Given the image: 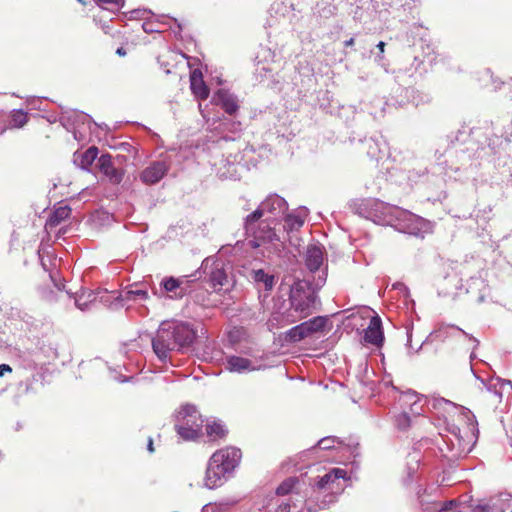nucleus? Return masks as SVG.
<instances>
[{"label":"nucleus","mask_w":512,"mask_h":512,"mask_svg":"<svg viewBox=\"0 0 512 512\" xmlns=\"http://www.w3.org/2000/svg\"><path fill=\"white\" fill-rule=\"evenodd\" d=\"M195 332L186 323L163 322L152 338V348L162 362L170 360L171 352L189 346Z\"/></svg>","instance_id":"f257e3e1"},{"label":"nucleus","mask_w":512,"mask_h":512,"mask_svg":"<svg viewBox=\"0 0 512 512\" xmlns=\"http://www.w3.org/2000/svg\"><path fill=\"white\" fill-rule=\"evenodd\" d=\"M241 458V450L232 446L214 452L206 470L205 486L209 489L221 486L238 467Z\"/></svg>","instance_id":"f03ea898"},{"label":"nucleus","mask_w":512,"mask_h":512,"mask_svg":"<svg viewBox=\"0 0 512 512\" xmlns=\"http://www.w3.org/2000/svg\"><path fill=\"white\" fill-rule=\"evenodd\" d=\"M315 302L316 294L310 284L303 280L295 281L290 288L288 321L294 323L312 314Z\"/></svg>","instance_id":"7ed1b4c3"},{"label":"nucleus","mask_w":512,"mask_h":512,"mask_svg":"<svg viewBox=\"0 0 512 512\" xmlns=\"http://www.w3.org/2000/svg\"><path fill=\"white\" fill-rule=\"evenodd\" d=\"M204 420L192 404L182 405L174 415V428L185 441L196 440L202 435Z\"/></svg>","instance_id":"20e7f679"},{"label":"nucleus","mask_w":512,"mask_h":512,"mask_svg":"<svg viewBox=\"0 0 512 512\" xmlns=\"http://www.w3.org/2000/svg\"><path fill=\"white\" fill-rule=\"evenodd\" d=\"M260 210H255L244 219V229L253 248H258L261 243L280 242L279 236L266 220L261 221Z\"/></svg>","instance_id":"39448f33"},{"label":"nucleus","mask_w":512,"mask_h":512,"mask_svg":"<svg viewBox=\"0 0 512 512\" xmlns=\"http://www.w3.org/2000/svg\"><path fill=\"white\" fill-rule=\"evenodd\" d=\"M346 479H348L346 470L333 468L325 475L317 478L314 489L318 492H328L331 497L330 502H333L335 495L342 493L344 490L341 480Z\"/></svg>","instance_id":"423d86ee"},{"label":"nucleus","mask_w":512,"mask_h":512,"mask_svg":"<svg viewBox=\"0 0 512 512\" xmlns=\"http://www.w3.org/2000/svg\"><path fill=\"white\" fill-rule=\"evenodd\" d=\"M209 281L215 291H229L234 285L231 266L220 260L214 261L209 273Z\"/></svg>","instance_id":"0eeeda50"},{"label":"nucleus","mask_w":512,"mask_h":512,"mask_svg":"<svg viewBox=\"0 0 512 512\" xmlns=\"http://www.w3.org/2000/svg\"><path fill=\"white\" fill-rule=\"evenodd\" d=\"M396 219L400 221L406 233L422 236L429 230V222L407 210H396Z\"/></svg>","instance_id":"6e6552de"},{"label":"nucleus","mask_w":512,"mask_h":512,"mask_svg":"<svg viewBox=\"0 0 512 512\" xmlns=\"http://www.w3.org/2000/svg\"><path fill=\"white\" fill-rule=\"evenodd\" d=\"M327 323V319L322 316L314 317L308 321L294 326L287 332V338L290 341L298 342L302 339L311 336L314 333L322 331Z\"/></svg>","instance_id":"1a4fd4ad"},{"label":"nucleus","mask_w":512,"mask_h":512,"mask_svg":"<svg viewBox=\"0 0 512 512\" xmlns=\"http://www.w3.org/2000/svg\"><path fill=\"white\" fill-rule=\"evenodd\" d=\"M363 205L367 212V218L376 217L386 219V217H394L396 219V210H401L399 207L392 206L377 199H368Z\"/></svg>","instance_id":"9d476101"},{"label":"nucleus","mask_w":512,"mask_h":512,"mask_svg":"<svg viewBox=\"0 0 512 512\" xmlns=\"http://www.w3.org/2000/svg\"><path fill=\"white\" fill-rule=\"evenodd\" d=\"M168 169L169 167L164 161L153 162L141 172L140 179L145 184H155L166 175Z\"/></svg>","instance_id":"9b49d317"},{"label":"nucleus","mask_w":512,"mask_h":512,"mask_svg":"<svg viewBox=\"0 0 512 512\" xmlns=\"http://www.w3.org/2000/svg\"><path fill=\"white\" fill-rule=\"evenodd\" d=\"M288 208L286 200L277 194L269 195L264 201L261 202L256 210H260L261 216L269 213L273 216L283 214Z\"/></svg>","instance_id":"f8f14e48"},{"label":"nucleus","mask_w":512,"mask_h":512,"mask_svg":"<svg viewBox=\"0 0 512 512\" xmlns=\"http://www.w3.org/2000/svg\"><path fill=\"white\" fill-rule=\"evenodd\" d=\"M474 512H512V505L509 499L494 497L485 502L477 504Z\"/></svg>","instance_id":"ddd939ff"},{"label":"nucleus","mask_w":512,"mask_h":512,"mask_svg":"<svg viewBox=\"0 0 512 512\" xmlns=\"http://www.w3.org/2000/svg\"><path fill=\"white\" fill-rule=\"evenodd\" d=\"M98 166L111 183L119 184L122 181L123 172L114 166L109 154H103L99 157Z\"/></svg>","instance_id":"4468645a"},{"label":"nucleus","mask_w":512,"mask_h":512,"mask_svg":"<svg viewBox=\"0 0 512 512\" xmlns=\"http://www.w3.org/2000/svg\"><path fill=\"white\" fill-rule=\"evenodd\" d=\"M384 340L382 331V322L379 316H373L368 327L364 331V341L366 343L380 346Z\"/></svg>","instance_id":"2eb2a0df"},{"label":"nucleus","mask_w":512,"mask_h":512,"mask_svg":"<svg viewBox=\"0 0 512 512\" xmlns=\"http://www.w3.org/2000/svg\"><path fill=\"white\" fill-rule=\"evenodd\" d=\"M190 88L193 95L200 99L205 100L209 96V88L203 80V74L201 70L194 69L190 74Z\"/></svg>","instance_id":"dca6fc26"},{"label":"nucleus","mask_w":512,"mask_h":512,"mask_svg":"<svg viewBox=\"0 0 512 512\" xmlns=\"http://www.w3.org/2000/svg\"><path fill=\"white\" fill-rule=\"evenodd\" d=\"M212 102L221 106L225 112L232 115L238 110V104L234 95L224 89H219L212 98Z\"/></svg>","instance_id":"f3484780"},{"label":"nucleus","mask_w":512,"mask_h":512,"mask_svg":"<svg viewBox=\"0 0 512 512\" xmlns=\"http://www.w3.org/2000/svg\"><path fill=\"white\" fill-rule=\"evenodd\" d=\"M324 260V250L320 245L312 244L306 250V266L311 272L317 271Z\"/></svg>","instance_id":"a211bd4d"},{"label":"nucleus","mask_w":512,"mask_h":512,"mask_svg":"<svg viewBox=\"0 0 512 512\" xmlns=\"http://www.w3.org/2000/svg\"><path fill=\"white\" fill-rule=\"evenodd\" d=\"M437 403L442 406H449V407H452V408H456V409H459L460 410V416L463 418V420H465L467 422V428L469 430V432L471 433V435L473 437L476 436V433H478V429L476 428V425H477V422L475 420V416L473 415V413L463 407V406H457L455 403H453L452 401L450 400H446L444 398H441L439 400H437Z\"/></svg>","instance_id":"6ab92c4d"},{"label":"nucleus","mask_w":512,"mask_h":512,"mask_svg":"<svg viewBox=\"0 0 512 512\" xmlns=\"http://www.w3.org/2000/svg\"><path fill=\"white\" fill-rule=\"evenodd\" d=\"M226 367L229 371L237 373H244L257 369L256 365L251 360L239 356L228 357Z\"/></svg>","instance_id":"aec40b11"},{"label":"nucleus","mask_w":512,"mask_h":512,"mask_svg":"<svg viewBox=\"0 0 512 512\" xmlns=\"http://www.w3.org/2000/svg\"><path fill=\"white\" fill-rule=\"evenodd\" d=\"M98 156V148L92 146L82 153L76 152L74 154V163L84 170H89L90 166Z\"/></svg>","instance_id":"412c9836"},{"label":"nucleus","mask_w":512,"mask_h":512,"mask_svg":"<svg viewBox=\"0 0 512 512\" xmlns=\"http://www.w3.org/2000/svg\"><path fill=\"white\" fill-rule=\"evenodd\" d=\"M307 217V210L301 209L297 211L296 213L288 214L285 217V225L284 229L287 232H293L299 230L305 222V219Z\"/></svg>","instance_id":"4be33fe9"},{"label":"nucleus","mask_w":512,"mask_h":512,"mask_svg":"<svg viewBox=\"0 0 512 512\" xmlns=\"http://www.w3.org/2000/svg\"><path fill=\"white\" fill-rule=\"evenodd\" d=\"M75 305L82 311L89 308V305L95 302L96 293L89 289H81L75 293Z\"/></svg>","instance_id":"5701e85b"},{"label":"nucleus","mask_w":512,"mask_h":512,"mask_svg":"<svg viewBox=\"0 0 512 512\" xmlns=\"http://www.w3.org/2000/svg\"><path fill=\"white\" fill-rule=\"evenodd\" d=\"M251 277L259 287H263L266 291L272 290L275 284L274 276L266 273L262 269L253 270Z\"/></svg>","instance_id":"b1692460"},{"label":"nucleus","mask_w":512,"mask_h":512,"mask_svg":"<svg viewBox=\"0 0 512 512\" xmlns=\"http://www.w3.org/2000/svg\"><path fill=\"white\" fill-rule=\"evenodd\" d=\"M71 214V208L67 205L60 206L56 208L53 213L50 215L47 226L50 228L56 227L59 225L62 221L67 219Z\"/></svg>","instance_id":"393cba45"},{"label":"nucleus","mask_w":512,"mask_h":512,"mask_svg":"<svg viewBox=\"0 0 512 512\" xmlns=\"http://www.w3.org/2000/svg\"><path fill=\"white\" fill-rule=\"evenodd\" d=\"M227 433L228 430L220 422L213 421L206 424V434L213 441L225 438Z\"/></svg>","instance_id":"a878e982"},{"label":"nucleus","mask_w":512,"mask_h":512,"mask_svg":"<svg viewBox=\"0 0 512 512\" xmlns=\"http://www.w3.org/2000/svg\"><path fill=\"white\" fill-rule=\"evenodd\" d=\"M28 121V114L23 110H14L11 113L10 126L12 128H21Z\"/></svg>","instance_id":"bb28decb"},{"label":"nucleus","mask_w":512,"mask_h":512,"mask_svg":"<svg viewBox=\"0 0 512 512\" xmlns=\"http://www.w3.org/2000/svg\"><path fill=\"white\" fill-rule=\"evenodd\" d=\"M451 433L455 436V439L457 441V455H461L463 453H467L470 448L468 447L469 443H464L463 437L460 435V429L457 426H452L450 429Z\"/></svg>","instance_id":"cd10ccee"},{"label":"nucleus","mask_w":512,"mask_h":512,"mask_svg":"<svg viewBox=\"0 0 512 512\" xmlns=\"http://www.w3.org/2000/svg\"><path fill=\"white\" fill-rule=\"evenodd\" d=\"M298 483V479L295 477H289L285 479L276 489L278 495L284 496L289 494L295 485Z\"/></svg>","instance_id":"c85d7f7f"},{"label":"nucleus","mask_w":512,"mask_h":512,"mask_svg":"<svg viewBox=\"0 0 512 512\" xmlns=\"http://www.w3.org/2000/svg\"><path fill=\"white\" fill-rule=\"evenodd\" d=\"M342 441L337 437H324L320 439L317 446L323 450H329L335 448L337 445H342Z\"/></svg>","instance_id":"c756f323"},{"label":"nucleus","mask_w":512,"mask_h":512,"mask_svg":"<svg viewBox=\"0 0 512 512\" xmlns=\"http://www.w3.org/2000/svg\"><path fill=\"white\" fill-rule=\"evenodd\" d=\"M395 425L399 430L405 431L411 425V418L407 413H400L395 417Z\"/></svg>","instance_id":"7c9ffc66"},{"label":"nucleus","mask_w":512,"mask_h":512,"mask_svg":"<svg viewBox=\"0 0 512 512\" xmlns=\"http://www.w3.org/2000/svg\"><path fill=\"white\" fill-rule=\"evenodd\" d=\"M147 298L148 292L145 289H131L125 293V299L127 300H146Z\"/></svg>","instance_id":"2f4dec72"},{"label":"nucleus","mask_w":512,"mask_h":512,"mask_svg":"<svg viewBox=\"0 0 512 512\" xmlns=\"http://www.w3.org/2000/svg\"><path fill=\"white\" fill-rule=\"evenodd\" d=\"M161 285L167 292H175L180 285V282L175 278H168L162 281Z\"/></svg>","instance_id":"473e14b6"},{"label":"nucleus","mask_w":512,"mask_h":512,"mask_svg":"<svg viewBox=\"0 0 512 512\" xmlns=\"http://www.w3.org/2000/svg\"><path fill=\"white\" fill-rule=\"evenodd\" d=\"M95 2L98 5H104V4H113V5H119L121 0H95Z\"/></svg>","instance_id":"72a5a7b5"},{"label":"nucleus","mask_w":512,"mask_h":512,"mask_svg":"<svg viewBox=\"0 0 512 512\" xmlns=\"http://www.w3.org/2000/svg\"><path fill=\"white\" fill-rule=\"evenodd\" d=\"M12 368L8 364L0 365V376H3L5 372H11Z\"/></svg>","instance_id":"f704fd0d"},{"label":"nucleus","mask_w":512,"mask_h":512,"mask_svg":"<svg viewBox=\"0 0 512 512\" xmlns=\"http://www.w3.org/2000/svg\"><path fill=\"white\" fill-rule=\"evenodd\" d=\"M385 42L383 41H380L378 44H377V48L379 49L380 53L383 54L384 53V49H385Z\"/></svg>","instance_id":"c9c22d12"},{"label":"nucleus","mask_w":512,"mask_h":512,"mask_svg":"<svg viewBox=\"0 0 512 512\" xmlns=\"http://www.w3.org/2000/svg\"><path fill=\"white\" fill-rule=\"evenodd\" d=\"M147 448H148L149 452H153L154 451L152 438H149Z\"/></svg>","instance_id":"e433bc0d"},{"label":"nucleus","mask_w":512,"mask_h":512,"mask_svg":"<svg viewBox=\"0 0 512 512\" xmlns=\"http://www.w3.org/2000/svg\"><path fill=\"white\" fill-rule=\"evenodd\" d=\"M116 53L119 55V56H125L126 55V50L123 48V47H120L116 50Z\"/></svg>","instance_id":"4c0bfd02"},{"label":"nucleus","mask_w":512,"mask_h":512,"mask_svg":"<svg viewBox=\"0 0 512 512\" xmlns=\"http://www.w3.org/2000/svg\"><path fill=\"white\" fill-rule=\"evenodd\" d=\"M345 46L348 47V46H352L354 44V38H350L349 40H346L344 42Z\"/></svg>","instance_id":"58836bf2"},{"label":"nucleus","mask_w":512,"mask_h":512,"mask_svg":"<svg viewBox=\"0 0 512 512\" xmlns=\"http://www.w3.org/2000/svg\"><path fill=\"white\" fill-rule=\"evenodd\" d=\"M470 338H471V339H473V341H474V342H476V344H478V343H479L477 339H475V338H473V337H470Z\"/></svg>","instance_id":"ea45409f"},{"label":"nucleus","mask_w":512,"mask_h":512,"mask_svg":"<svg viewBox=\"0 0 512 512\" xmlns=\"http://www.w3.org/2000/svg\"><path fill=\"white\" fill-rule=\"evenodd\" d=\"M77 1H78V2H80V3H84V1H83V0H77Z\"/></svg>","instance_id":"a19ab883"}]
</instances>
